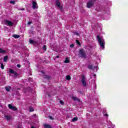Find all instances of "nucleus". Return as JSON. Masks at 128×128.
<instances>
[{
  "label": "nucleus",
  "mask_w": 128,
  "mask_h": 128,
  "mask_svg": "<svg viewBox=\"0 0 128 128\" xmlns=\"http://www.w3.org/2000/svg\"><path fill=\"white\" fill-rule=\"evenodd\" d=\"M30 44H34V41L32 40H29Z\"/></svg>",
  "instance_id": "obj_21"
},
{
  "label": "nucleus",
  "mask_w": 128,
  "mask_h": 128,
  "mask_svg": "<svg viewBox=\"0 0 128 128\" xmlns=\"http://www.w3.org/2000/svg\"><path fill=\"white\" fill-rule=\"evenodd\" d=\"M5 118L7 120H11L12 118V117L8 115L5 116Z\"/></svg>",
  "instance_id": "obj_12"
},
{
  "label": "nucleus",
  "mask_w": 128,
  "mask_h": 128,
  "mask_svg": "<svg viewBox=\"0 0 128 128\" xmlns=\"http://www.w3.org/2000/svg\"><path fill=\"white\" fill-rule=\"evenodd\" d=\"M24 10V8H22V9H21V10Z\"/></svg>",
  "instance_id": "obj_35"
},
{
  "label": "nucleus",
  "mask_w": 128,
  "mask_h": 128,
  "mask_svg": "<svg viewBox=\"0 0 128 128\" xmlns=\"http://www.w3.org/2000/svg\"><path fill=\"white\" fill-rule=\"evenodd\" d=\"M32 8H34V10H35L36 8H38V3H36V2L35 1H33L32 2Z\"/></svg>",
  "instance_id": "obj_7"
},
{
  "label": "nucleus",
  "mask_w": 128,
  "mask_h": 128,
  "mask_svg": "<svg viewBox=\"0 0 128 128\" xmlns=\"http://www.w3.org/2000/svg\"><path fill=\"white\" fill-rule=\"evenodd\" d=\"M49 118L50 120H54V118H52V116H49Z\"/></svg>",
  "instance_id": "obj_27"
},
{
  "label": "nucleus",
  "mask_w": 128,
  "mask_h": 128,
  "mask_svg": "<svg viewBox=\"0 0 128 128\" xmlns=\"http://www.w3.org/2000/svg\"><path fill=\"white\" fill-rule=\"evenodd\" d=\"M32 24V22H29L28 24L30 25V24Z\"/></svg>",
  "instance_id": "obj_30"
},
{
  "label": "nucleus",
  "mask_w": 128,
  "mask_h": 128,
  "mask_svg": "<svg viewBox=\"0 0 128 128\" xmlns=\"http://www.w3.org/2000/svg\"><path fill=\"white\" fill-rule=\"evenodd\" d=\"M6 50L0 48V54H6Z\"/></svg>",
  "instance_id": "obj_11"
},
{
  "label": "nucleus",
  "mask_w": 128,
  "mask_h": 128,
  "mask_svg": "<svg viewBox=\"0 0 128 128\" xmlns=\"http://www.w3.org/2000/svg\"><path fill=\"white\" fill-rule=\"evenodd\" d=\"M94 86H96V84H94Z\"/></svg>",
  "instance_id": "obj_36"
},
{
  "label": "nucleus",
  "mask_w": 128,
  "mask_h": 128,
  "mask_svg": "<svg viewBox=\"0 0 128 128\" xmlns=\"http://www.w3.org/2000/svg\"><path fill=\"white\" fill-rule=\"evenodd\" d=\"M74 44H72L70 46V48H74Z\"/></svg>",
  "instance_id": "obj_28"
},
{
  "label": "nucleus",
  "mask_w": 128,
  "mask_h": 128,
  "mask_svg": "<svg viewBox=\"0 0 128 128\" xmlns=\"http://www.w3.org/2000/svg\"><path fill=\"white\" fill-rule=\"evenodd\" d=\"M104 116H108V114H105Z\"/></svg>",
  "instance_id": "obj_34"
},
{
  "label": "nucleus",
  "mask_w": 128,
  "mask_h": 128,
  "mask_svg": "<svg viewBox=\"0 0 128 128\" xmlns=\"http://www.w3.org/2000/svg\"><path fill=\"white\" fill-rule=\"evenodd\" d=\"M57 58H58V56H56Z\"/></svg>",
  "instance_id": "obj_38"
},
{
  "label": "nucleus",
  "mask_w": 128,
  "mask_h": 128,
  "mask_svg": "<svg viewBox=\"0 0 128 128\" xmlns=\"http://www.w3.org/2000/svg\"><path fill=\"white\" fill-rule=\"evenodd\" d=\"M10 4H16V1L12 0L10 2Z\"/></svg>",
  "instance_id": "obj_20"
},
{
  "label": "nucleus",
  "mask_w": 128,
  "mask_h": 128,
  "mask_svg": "<svg viewBox=\"0 0 128 128\" xmlns=\"http://www.w3.org/2000/svg\"><path fill=\"white\" fill-rule=\"evenodd\" d=\"M72 99L74 100L80 101V100L78 99L76 97H72Z\"/></svg>",
  "instance_id": "obj_22"
},
{
  "label": "nucleus",
  "mask_w": 128,
  "mask_h": 128,
  "mask_svg": "<svg viewBox=\"0 0 128 128\" xmlns=\"http://www.w3.org/2000/svg\"><path fill=\"white\" fill-rule=\"evenodd\" d=\"M97 0H90V1L88 2H87V8H92V6H94V2H96Z\"/></svg>",
  "instance_id": "obj_2"
},
{
  "label": "nucleus",
  "mask_w": 128,
  "mask_h": 128,
  "mask_svg": "<svg viewBox=\"0 0 128 128\" xmlns=\"http://www.w3.org/2000/svg\"><path fill=\"white\" fill-rule=\"evenodd\" d=\"M97 38L98 40V42L100 46V49L104 50V44H106V42H104V40L102 38H100V36H97Z\"/></svg>",
  "instance_id": "obj_1"
},
{
  "label": "nucleus",
  "mask_w": 128,
  "mask_h": 128,
  "mask_svg": "<svg viewBox=\"0 0 128 128\" xmlns=\"http://www.w3.org/2000/svg\"><path fill=\"white\" fill-rule=\"evenodd\" d=\"M34 128V126H32V128Z\"/></svg>",
  "instance_id": "obj_39"
},
{
  "label": "nucleus",
  "mask_w": 128,
  "mask_h": 128,
  "mask_svg": "<svg viewBox=\"0 0 128 128\" xmlns=\"http://www.w3.org/2000/svg\"><path fill=\"white\" fill-rule=\"evenodd\" d=\"M0 64L1 66V68L2 70H4V64L2 63H0Z\"/></svg>",
  "instance_id": "obj_19"
},
{
  "label": "nucleus",
  "mask_w": 128,
  "mask_h": 128,
  "mask_svg": "<svg viewBox=\"0 0 128 128\" xmlns=\"http://www.w3.org/2000/svg\"><path fill=\"white\" fill-rule=\"evenodd\" d=\"M82 82L84 86H86V76H82Z\"/></svg>",
  "instance_id": "obj_4"
},
{
  "label": "nucleus",
  "mask_w": 128,
  "mask_h": 128,
  "mask_svg": "<svg viewBox=\"0 0 128 128\" xmlns=\"http://www.w3.org/2000/svg\"><path fill=\"white\" fill-rule=\"evenodd\" d=\"M5 88L7 92H10V86H6Z\"/></svg>",
  "instance_id": "obj_15"
},
{
  "label": "nucleus",
  "mask_w": 128,
  "mask_h": 128,
  "mask_svg": "<svg viewBox=\"0 0 128 128\" xmlns=\"http://www.w3.org/2000/svg\"><path fill=\"white\" fill-rule=\"evenodd\" d=\"M43 50H44V52H46V46L44 45L43 46Z\"/></svg>",
  "instance_id": "obj_24"
},
{
  "label": "nucleus",
  "mask_w": 128,
  "mask_h": 128,
  "mask_svg": "<svg viewBox=\"0 0 128 128\" xmlns=\"http://www.w3.org/2000/svg\"><path fill=\"white\" fill-rule=\"evenodd\" d=\"M72 78H70V76H66V80H70Z\"/></svg>",
  "instance_id": "obj_17"
},
{
  "label": "nucleus",
  "mask_w": 128,
  "mask_h": 128,
  "mask_svg": "<svg viewBox=\"0 0 128 128\" xmlns=\"http://www.w3.org/2000/svg\"><path fill=\"white\" fill-rule=\"evenodd\" d=\"M60 104H64V102L60 101Z\"/></svg>",
  "instance_id": "obj_29"
},
{
  "label": "nucleus",
  "mask_w": 128,
  "mask_h": 128,
  "mask_svg": "<svg viewBox=\"0 0 128 128\" xmlns=\"http://www.w3.org/2000/svg\"><path fill=\"white\" fill-rule=\"evenodd\" d=\"M17 66H18V68H20V65L18 64V65H17Z\"/></svg>",
  "instance_id": "obj_32"
},
{
  "label": "nucleus",
  "mask_w": 128,
  "mask_h": 128,
  "mask_svg": "<svg viewBox=\"0 0 128 128\" xmlns=\"http://www.w3.org/2000/svg\"><path fill=\"white\" fill-rule=\"evenodd\" d=\"M64 62L65 64H68V62H70V59H68V58H66L64 61Z\"/></svg>",
  "instance_id": "obj_13"
},
{
  "label": "nucleus",
  "mask_w": 128,
  "mask_h": 128,
  "mask_svg": "<svg viewBox=\"0 0 128 128\" xmlns=\"http://www.w3.org/2000/svg\"><path fill=\"white\" fill-rule=\"evenodd\" d=\"M4 24L8 26H12L14 25V23H12V22L8 20H4Z\"/></svg>",
  "instance_id": "obj_6"
},
{
  "label": "nucleus",
  "mask_w": 128,
  "mask_h": 128,
  "mask_svg": "<svg viewBox=\"0 0 128 128\" xmlns=\"http://www.w3.org/2000/svg\"><path fill=\"white\" fill-rule=\"evenodd\" d=\"M34 116H36V114H35V115H34Z\"/></svg>",
  "instance_id": "obj_37"
},
{
  "label": "nucleus",
  "mask_w": 128,
  "mask_h": 128,
  "mask_svg": "<svg viewBox=\"0 0 128 128\" xmlns=\"http://www.w3.org/2000/svg\"><path fill=\"white\" fill-rule=\"evenodd\" d=\"M8 56H4V62H7V60H8Z\"/></svg>",
  "instance_id": "obj_14"
},
{
  "label": "nucleus",
  "mask_w": 128,
  "mask_h": 128,
  "mask_svg": "<svg viewBox=\"0 0 128 128\" xmlns=\"http://www.w3.org/2000/svg\"><path fill=\"white\" fill-rule=\"evenodd\" d=\"M8 106L9 108H10V110H18V108H16L14 106H12V105L9 104L8 105Z\"/></svg>",
  "instance_id": "obj_8"
},
{
  "label": "nucleus",
  "mask_w": 128,
  "mask_h": 128,
  "mask_svg": "<svg viewBox=\"0 0 128 128\" xmlns=\"http://www.w3.org/2000/svg\"><path fill=\"white\" fill-rule=\"evenodd\" d=\"M29 110H30V112H34V110L32 108H29Z\"/></svg>",
  "instance_id": "obj_23"
},
{
  "label": "nucleus",
  "mask_w": 128,
  "mask_h": 128,
  "mask_svg": "<svg viewBox=\"0 0 128 128\" xmlns=\"http://www.w3.org/2000/svg\"><path fill=\"white\" fill-rule=\"evenodd\" d=\"M9 72H10V74H14V76H16V72H14V70H12V69H10V70H9Z\"/></svg>",
  "instance_id": "obj_10"
},
{
  "label": "nucleus",
  "mask_w": 128,
  "mask_h": 128,
  "mask_svg": "<svg viewBox=\"0 0 128 128\" xmlns=\"http://www.w3.org/2000/svg\"><path fill=\"white\" fill-rule=\"evenodd\" d=\"M94 76L95 78H96V74H94Z\"/></svg>",
  "instance_id": "obj_31"
},
{
  "label": "nucleus",
  "mask_w": 128,
  "mask_h": 128,
  "mask_svg": "<svg viewBox=\"0 0 128 128\" xmlns=\"http://www.w3.org/2000/svg\"><path fill=\"white\" fill-rule=\"evenodd\" d=\"M108 128H110L111 126L112 128H114V125H112V122L110 121L108 122Z\"/></svg>",
  "instance_id": "obj_9"
},
{
  "label": "nucleus",
  "mask_w": 128,
  "mask_h": 128,
  "mask_svg": "<svg viewBox=\"0 0 128 128\" xmlns=\"http://www.w3.org/2000/svg\"><path fill=\"white\" fill-rule=\"evenodd\" d=\"M76 36H78V34L77 32H76Z\"/></svg>",
  "instance_id": "obj_33"
},
{
  "label": "nucleus",
  "mask_w": 128,
  "mask_h": 128,
  "mask_svg": "<svg viewBox=\"0 0 128 128\" xmlns=\"http://www.w3.org/2000/svg\"><path fill=\"white\" fill-rule=\"evenodd\" d=\"M76 42L78 44H80V41H78V40H76Z\"/></svg>",
  "instance_id": "obj_26"
},
{
  "label": "nucleus",
  "mask_w": 128,
  "mask_h": 128,
  "mask_svg": "<svg viewBox=\"0 0 128 128\" xmlns=\"http://www.w3.org/2000/svg\"><path fill=\"white\" fill-rule=\"evenodd\" d=\"M79 56L80 58H86V55L84 54V50L81 49L79 50Z\"/></svg>",
  "instance_id": "obj_3"
},
{
  "label": "nucleus",
  "mask_w": 128,
  "mask_h": 128,
  "mask_svg": "<svg viewBox=\"0 0 128 128\" xmlns=\"http://www.w3.org/2000/svg\"><path fill=\"white\" fill-rule=\"evenodd\" d=\"M78 120V118L77 117H75V118H72V122H77Z\"/></svg>",
  "instance_id": "obj_18"
},
{
  "label": "nucleus",
  "mask_w": 128,
  "mask_h": 128,
  "mask_svg": "<svg viewBox=\"0 0 128 128\" xmlns=\"http://www.w3.org/2000/svg\"><path fill=\"white\" fill-rule=\"evenodd\" d=\"M12 36L13 38H20V35L14 34Z\"/></svg>",
  "instance_id": "obj_16"
},
{
  "label": "nucleus",
  "mask_w": 128,
  "mask_h": 128,
  "mask_svg": "<svg viewBox=\"0 0 128 128\" xmlns=\"http://www.w3.org/2000/svg\"><path fill=\"white\" fill-rule=\"evenodd\" d=\"M56 4L58 10H62V6H60V2L58 0L56 1Z\"/></svg>",
  "instance_id": "obj_5"
},
{
  "label": "nucleus",
  "mask_w": 128,
  "mask_h": 128,
  "mask_svg": "<svg viewBox=\"0 0 128 128\" xmlns=\"http://www.w3.org/2000/svg\"><path fill=\"white\" fill-rule=\"evenodd\" d=\"M88 68H90V70H92V65H89L88 66Z\"/></svg>",
  "instance_id": "obj_25"
}]
</instances>
